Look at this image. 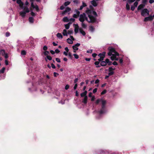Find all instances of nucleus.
Segmentation results:
<instances>
[{
  "instance_id": "obj_1",
  "label": "nucleus",
  "mask_w": 154,
  "mask_h": 154,
  "mask_svg": "<svg viewBox=\"0 0 154 154\" xmlns=\"http://www.w3.org/2000/svg\"><path fill=\"white\" fill-rule=\"evenodd\" d=\"M86 13L88 14V18L86 17V14L84 13L79 15V20L81 22H84L85 20L89 23H93L96 22L97 14L95 11L87 9L86 11Z\"/></svg>"
},
{
  "instance_id": "obj_2",
  "label": "nucleus",
  "mask_w": 154,
  "mask_h": 154,
  "mask_svg": "<svg viewBox=\"0 0 154 154\" xmlns=\"http://www.w3.org/2000/svg\"><path fill=\"white\" fill-rule=\"evenodd\" d=\"M108 50L109 51L108 53V55L109 56H111L110 57L111 59L112 60H118V59L116 58V56H119V54L116 51L114 48L109 47L108 48Z\"/></svg>"
},
{
  "instance_id": "obj_3",
  "label": "nucleus",
  "mask_w": 154,
  "mask_h": 154,
  "mask_svg": "<svg viewBox=\"0 0 154 154\" xmlns=\"http://www.w3.org/2000/svg\"><path fill=\"white\" fill-rule=\"evenodd\" d=\"M100 102H101L102 104V108L101 110L99 111V112L100 114H102L105 112V107L106 103V101L105 100L102 99H97L96 101V103L98 104Z\"/></svg>"
},
{
  "instance_id": "obj_4",
  "label": "nucleus",
  "mask_w": 154,
  "mask_h": 154,
  "mask_svg": "<svg viewBox=\"0 0 154 154\" xmlns=\"http://www.w3.org/2000/svg\"><path fill=\"white\" fill-rule=\"evenodd\" d=\"M22 9L24 11L20 12V14L22 17H24L25 16L26 13L29 12V10L28 8L26 6H24L23 8Z\"/></svg>"
},
{
  "instance_id": "obj_5",
  "label": "nucleus",
  "mask_w": 154,
  "mask_h": 154,
  "mask_svg": "<svg viewBox=\"0 0 154 154\" xmlns=\"http://www.w3.org/2000/svg\"><path fill=\"white\" fill-rule=\"evenodd\" d=\"M149 11L147 8H144L141 10V15L143 17H146L149 15Z\"/></svg>"
},
{
  "instance_id": "obj_6",
  "label": "nucleus",
  "mask_w": 154,
  "mask_h": 154,
  "mask_svg": "<svg viewBox=\"0 0 154 154\" xmlns=\"http://www.w3.org/2000/svg\"><path fill=\"white\" fill-rule=\"evenodd\" d=\"M75 12H76V14L73 15V17L74 18H76L79 16L80 12L77 10H75Z\"/></svg>"
},
{
  "instance_id": "obj_7",
  "label": "nucleus",
  "mask_w": 154,
  "mask_h": 154,
  "mask_svg": "<svg viewBox=\"0 0 154 154\" xmlns=\"http://www.w3.org/2000/svg\"><path fill=\"white\" fill-rule=\"evenodd\" d=\"M80 45L79 43H77L76 44L73 45L72 47L73 49L74 50V52H75V51H77L78 49V47Z\"/></svg>"
},
{
  "instance_id": "obj_8",
  "label": "nucleus",
  "mask_w": 154,
  "mask_h": 154,
  "mask_svg": "<svg viewBox=\"0 0 154 154\" xmlns=\"http://www.w3.org/2000/svg\"><path fill=\"white\" fill-rule=\"evenodd\" d=\"M153 20V17L152 16H150L145 17L144 19V22H146L148 21H152Z\"/></svg>"
},
{
  "instance_id": "obj_9",
  "label": "nucleus",
  "mask_w": 154,
  "mask_h": 154,
  "mask_svg": "<svg viewBox=\"0 0 154 154\" xmlns=\"http://www.w3.org/2000/svg\"><path fill=\"white\" fill-rule=\"evenodd\" d=\"M31 6L33 8L35 9L37 11H39V9L38 6L37 5H35L32 2L31 3Z\"/></svg>"
},
{
  "instance_id": "obj_10",
  "label": "nucleus",
  "mask_w": 154,
  "mask_h": 154,
  "mask_svg": "<svg viewBox=\"0 0 154 154\" xmlns=\"http://www.w3.org/2000/svg\"><path fill=\"white\" fill-rule=\"evenodd\" d=\"M17 3L19 5L20 7L22 8H23V3L21 0H17Z\"/></svg>"
},
{
  "instance_id": "obj_11",
  "label": "nucleus",
  "mask_w": 154,
  "mask_h": 154,
  "mask_svg": "<svg viewBox=\"0 0 154 154\" xmlns=\"http://www.w3.org/2000/svg\"><path fill=\"white\" fill-rule=\"evenodd\" d=\"M105 54V52H103L102 53H100L99 54L98 56L100 57V58H101V60H103Z\"/></svg>"
},
{
  "instance_id": "obj_12",
  "label": "nucleus",
  "mask_w": 154,
  "mask_h": 154,
  "mask_svg": "<svg viewBox=\"0 0 154 154\" xmlns=\"http://www.w3.org/2000/svg\"><path fill=\"white\" fill-rule=\"evenodd\" d=\"M70 10H71L70 8L68 7H67L66 8L65 11H64L62 12V14H65L67 12H69V11H70Z\"/></svg>"
},
{
  "instance_id": "obj_13",
  "label": "nucleus",
  "mask_w": 154,
  "mask_h": 154,
  "mask_svg": "<svg viewBox=\"0 0 154 154\" xmlns=\"http://www.w3.org/2000/svg\"><path fill=\"white\" fill-rule=\"evenodd\" d=\"M79 26L78 24H77L75 25V29H74V31L75 33L76 34L78 32L79 30Z\"/></svg>"
},
{
  "instance_id": "obj_14",
  "label": "nucleus",
  "mask_w": 154,
  "mask_h": 154,
  "mask_svg": "<svg viewBox=\"0 0 154 154\" xmlns=\"http://www.w3.org/2000/svg\"><path fill=\"white\" fill-rule=\"evenodd\" d=\"M96 1L95 0H93L91 2V4L94 7L96 6L97 5Z\"/></svg>"
},
{
  "instance_id": "obj_15",
  "label": "nucleus",
  "mask_w": 154,
  "mask_h": 154,
  "mask_svg": "<svg viewBox=\"0 0 154 154\" xmlns=\"http://www.w3.org/2000/svg\"><path fill=\"white\" fill-rule=\"evenodd\" d=\"M88 97L85 96L82 100V102L85 104H86L87 102Z\"/></svg>"
},
{
  "instance_id": "obj_16",
  "label": "nucleus",
  "mask_w": 154,
  "mask_h": 154,
  "mask_svg": "<svg viewBox=\"0 0 154 154\" xmlns=\"http://www.w3.org/2000/svg\"><path fill=\"white\" fill-rule=\"evenodd\" d=\"M145 5L143 4H141L137 8V10H139L142 9V8H143L145 6Z\"/></svg>"
},
{
  "instance_id": "obj_17",
  "label": "nucleus",
  "mask_w": 154,
  "mask_h": 154,
  "mask_svg": "<svg viewBox=\"0 0 154 154\" xmlns=\"http://www.w3.org/2000/svg\"><path fill=\"white\" fill-rule=\"evenodd\" d=\"M87 92L86 91H85L84 92L81 93V97H85L86 96V94H87Z\"/></svg>"
},
{
  "instance_id": "obj_18",
  "label": "nucleus",
  "mask_w": 154,
  "mask_h": 154,
  "mask_svg": "<svg viewBox=\"0 0 154 154\" xmlns=\"http://www.w3.org/2000/svg\"><path fill=\"white\" fill-rule=\"evenodd\" d=\"M107 64V63L106 60L105 61H102L100 62V65L103 66H106Z\"/></svg>"
},
{
  "instance_id": "obj_19",
  "label": "nucleus",
  "mask_w": 154,
  "mask_h": 154,
  "mask_svg": "<svg viewBox=\"0 0 154 154\" xmlns=\"http://www.w3.org/2000/svg\"><path fill=\"white\" fill-rule=\"evenodd\" d=\"M57 38L60 39H62L63 38V36L62 34L60 33H58L57 35Z\"/></svg>"
},
{
  "instance_id": "obj_20",
  "label": "nucleus",
  "mask_w": 154,
  "mask_h": 154,
  "mask_svg": "<svg viewBox=\"0 0 154 154\" xmlns=\"http://www.w3.org/2000/svg\"><path fill=\"white\" fill-rule=\"evenodd\" d=\"M63 21L65 22H69V20L67 17H64L63 19Z\"/></svg>"
},
{
  "instance_id": "obj_21",
  "label": "nucleus",
  "mask_w": 154,
  "mask_h": 154,
  "mask_svg": "<svg viewBox=\"0 0 154 154\" xmlns=\"http://www.w3.org/2000/svg\"><path fill=\"white\" fill-rule=\"evenodd\" d=\"M106 62L107 64H108V65H110L112 64V62L110 61L109 59H106Z\"/></svg>"
},
{
  "instance_id": "obj_22",
  "label": "nucleus",
  "mask_w": 154,
  "mask_h": 154,
  "mask_svg": "<svg viewBox=\"0 0 154 154\" xmlns=\"http://www.w3.org/2000/svg\"><path fill=\"white\" fill-rule=\"evenodd\" d=\"M67 42L69 44H72L73 43L72 41L69 38L67 39Z\"/></svg>"
},
{
  "instance_id": "obj_23",
  "label": "nucleus",
  "mask_w": 154,
  "mask_h": 154,
  "mask_svg": "<svg viewBox=\"0 0 154 154\" xmlns=\"http://www.w3.org/2000/svg\"><path fill=\"white\" fill-rule=\"evenodd\" d=\"M5 51L4 50H1L0 51V55L4 56L5 54Z\"/></svg>"
},
{
  "instance_id": "obj_24",
  "label": "nucleus",
  "mask_w": 154,
  "mask_h": 154,
  "mask_svg": "<svg viewBox=\"0 0 154 154\" xmlns=\"http://www.w3.org/2000/svg\"><path fill=\"white\" fill-rule=\"evenodd\" d=\"M67 33L66 29H64L63 31V34L64 36H67Z\"/></svg>"
},
{
  "instance_id": "obj_25",
  "label": "nucleus",
  "mask_w": 154,
  "mask_h": 154,
  "mask_svg": "<svg viewBox=\"0 0 154 154\" xmlns=\"http://www.w3.org/2000/svg\"><path fill=\"white\" fill-rule=\"evenodd\" d=\"M29 21L30 23H32L33 22L34 19L33 17H30L29 18Z\"/></svg>"
},
{
  "instance_id": "obj_26",
  "label": "nucleus",
  "mask_w": 154,
  "mask_h": 154,
  "mask_svg": "<svg viewBox=\"0 0 154 154\" xmlns=\"http://www.w3.org/2000/svg\"><path fill=\"white\" fill-rule=\"evenodd\" d=\"M99 61H96L94 63V64L96 65V67H100V66L99 65Z\"/></svg>"
},
{
  "instance_id": "obj_27",
  "label": "nucleus",
  "mask_w": 154,
  "mask_h": 154,
  "mask_svg": "<svg viewBox=\"0 0 154 154\" xmlns=\"http://www.w3.org/2000/svg\"><path fill=\"white\" fill-rule=\"evenodd\" d=\"M82 22V26L83 28H85L87 27V25L84 23V22Z\"/></svg>"
},
{
  "instance_id": "obj_28",
  "label": "nucleus",
  "mask_w": 154,
  "mask_h": 154,
  "mask_svg": "<svg viewBox=\"0 0 154 154\" xmlns=\"http://www.w3.org/2000/svg\"><path fill=\"white\" fill-rule=\"evenodd\" d=\"M70 3V2L69 1H67L65 2L64 4V5L65 6H66L68 5H69Z\"/></svg>"
},
{
  "instance_id": "obj_29",
  "label": "nucleus",
  "mask_w": 154,
  "mask_h": 154,
  "mask_svg": "<svg viewBox=\"0 0 154 154\" xmlns=\"http://www.w3.org/2000/svg\"><path fill=\"white\" fill-rule=\"evenodd\" d=\"M80 32L83 35H85L86 33L82 29H80Z\"/></svg>"
},
{
  "instance_id": "obj_30",
  "label": "nucleus",
  "mask_w": 154,
  "mask_h": 154,
  "mask_svg": "<svg viewBox=\"0 0 154 154\" xmlns=\"http://www.w3.org/2000/svg\"><path fill=\"white\" fill-rule=\"evenodd\" d=\"M5 69V68L4 67L1 70H0V73H3L4 72Z\"/></svg>"
},
{
  "instance_id": "obj_31",
  "label": "nucleus",
  "mask_w": 154,
  "mask_h": 154,
  "mask_svg": "<svg viewBox=\"0 0 154 154\" xmlns=\"http://www.w3.org/2000/svg\"><path fill=\"white\" fill-rule=\"evenodd\" d=\"M69 23L67 24H65V27L66 29H69V26H70Z\"/></svg>"
},
{
  "instance_id": "obj_32",
  "label": "nucleus",
  "mask_w": 154,
  "mask_h": 154,
  "mask_svg": "<svg viewBox=\"0 0 154 154\" xmlns=\"http://www.w3.org/2000/svg\"><path fill=\"white\" fill-rule=\"evenodd\" d=\"M75 20V19L73 18H71L69 20V22H70V23H71V22H74Z\"/></svg>"
},
{
  "instance_id": "obj_33",
  "label": "nucleus",
  "mask_w": 154,
  "mask_h": 154,
  "mask_svg": "<svg viewBox=\"0 0 154 154\" xmlns=\"http://www.w3.org/2000/svg\"><path fill=\"white\" fill-rule=\"evenodd\" d=\"M123 1H125L126 0H123ZM128 2L129 4L134 2L136 0H128Z\"/></svg>"
},
{
  "instance_id": "obj_34",
  "label": "nucleus",
  "mask_w": 154,
  "mask_h": 154,
  "mask_svg": "<svg viewBox=\"0 0 154 154\" xmlns=\"http://www.w3.org/2000/svg\"><path fill=\"white\" fill-rule=\"evenodd\" d=\"M26 52L25 51L23 50L21 52V54L23 55H25L26 54Z\"/></svg>"
},
{
  "instance_id": "obj_35",
  "label": "nucleus",
  "mask_w": 154,
  "mask_h": 154,
  "mask_svg": "<svg viewBox=\"0 0 154 154\" xmlns=\"http://www.w3.org/2000/svg\"><path fill=\"white\" fill-rule=\"evenodd\" d=\"M115 69V68H113L112 67H109V71H112Z\"/></svg>"
},
{
  "instance_id": "obj_36",
  "label": "nucleus",
  "mask_w": 154,
  "mask_h": 154,
  "mask_svg": "<svg viewBox=\"0 0 154 154\" xmlns=\"http://www.w3.org/2000/svg\"><path fill=\"white\" fill-rule=\"evenodd\" d=\"M46 58H47V59H48V60H52V57L50 56H49V55L47 56Z\"/></svg>"
},
{
  "instance_id": "obj_37",
  "label": "nucleus",
  "mask_w": 154,
  "mask_h": 154,
  "mask_svg": "<svg viewBox=\"0 0 154 154\" xmlns=\"http://www.w3.org/2000/svg\"><path fill=\"white\" fill-rule=\"evenodd\" d=\"M126 8L128 10H129L130 9V6L128 3L126 5Z\"/></svg>"
},
{
  "instance_id": "obj_38",
  "label": "nucleus",
  "mask_w": 154,
  "mask_h": 154,
  "mask_svg": "<svg viewBox=\"0 0 154 154\" xmlns=\"http://www.w3.org/2000/svg\"><path fill=\"white\" fill-rule=\"evenodd\" d=\"M73 56H74L75 58L76 59H78L79 58V56L78 55L76 54H74L73 55Z\"/></svg>"
},
{
  "instance_id": "obj_39",
  "label": "nucleus",
  "mask_w": 154,
  "mask_h": 154,
  "mask_svg": "<svg viewBox=\"0 0 154 154\" xmlns=\"http://www.w3.org/2000/svg\"><path fill=\"white\" fill-rule=\"evenodd\" d=\"M109 72L108 73V75L109 76L112 75L114 73V72L113 71H109Z\"/></svg>"
},
{
  "instance_id": "obj_40",
  "label": "nucleus",
  "mask_w": 154,
  "mask_h": 154,
  "mask_svg": "<svg viewBox=\"0 0 154 154\" xmlns=\"http://www.w3.org/2000/svg\"><path fill=\"white\" fill-rule=\"evenodd\" d=\"M138 2L136 1L134 4V6L136 7L137 6L138 4Z\"/></svg>"
},
{
  "instance_id": "obj_41",
  "label": "nucleus",
  "mask_w": 154,
  "mask_h": 154,
  "mask_svg": "<svg viewBox=\"0 0 154 154\" xmlns=\"http://www.w3.org/2000/svg\"><path fill=\"white\" fill-rule=\"evenodd\" d=\"M73 33L72 30H69L68 32V34L69 35H71Z\"/></svg>"
},
{
  "instance_id": "obj_42",
  "label": "nucleus",
  "mask_w": 154,
  "mask_h": 154,
  "mask_svg": "<svg viewBox=\"0 0 154 154\" xmlns=\"http://www.w3.org/2000/svg\"><path fill=\"white\" fill-rule=\"evenodd\" d=\"M49 54V52L48 51H46L44 52V54L45 55H48V54Z\"/></svg>"
},
{
  "instance_id": "obj_43",
  "label": "nucleus",
  "mask_w": 154,
  "mask_h": 154,
  "mask_svg": "<svg viewBox=\"0 0 154 154\" xmlns=\"http://www.w3.org/2000/svg\"><path fill=\"white\" fill-rule=\"evenodd\" d=\"M92 52V50H88L87 51V53H91Z\"/></svg>"
},
{
  "instance_id": "obj_44",
  "label": "nucleus",
  "mask_w": 154,
  "mask_h": 154,
  "mask_svg": "<svg viewBox=\"0 0 154 154\" xmlns=\"http://www.w3.org/2000/svg\"><path fill=\"white\" fill-rule=\"evenodd\" d=\"M106 92V91L105 90L103 91L101 93V94L103 95L105 94Z\"/></svg>"
},
{
  "instance_id": "obj_45",
  "label": "nucleus",
  "mask_w": 154,
  "mask_h": 154,
  "mask_svg": "<svg viewBox=\"0 0 154 154\" xmlns=\"http://www.w3.org/2000/svg\"><path fill=\"white\" fill-rule=\"evenodd\" d=\"M69 88V85H66L65 86V89L66 90H67Z\"/></svg>"
},
{
  "instance_id": "obj_46",
  "label": "nucleus",
  "mask_w": 154,
  "mask_h": 154,
  "mask_svg": "<svg viewBox=\"0 0 154 154\" xmlns=\"http://www.w3.org/2000/svg\"><path fill=\"white\" fill-rule=\"evenodd\" d=\"M58 62L60 63V59L57 58L55 59Z\"/></svg>"
},
{
  "instance_id": "obj_47",
  "label": "nucleus",
  "mask_w": 154,
  "mask_h": 154,
  "mask_svg": "<svg viewBox=\"0 0 154 154\" xmlns=\"http://www.w3.org/2000/svg\"><path fill=\"white\" fill-rule=\"evenodd\" d=\"M47 48H48L46 46H44L43 47V49L45 51L47 49Z\"/></svg>"
},
{
  "instance_id": "obj_48",
  "label": "nucleus",
  "mask_w": 154,
  "mask_h": 154,
  "mask_svg": "<svg viewBox=\"0 0 154 154\" xmlns=\"http://www.w3.org/2000/svg\"><path fill=\"white\" fill-rule=\"evenodd\" d=\"M135 7L134 6H132L131 7V10L132 11H134L135 8Z\"/></svg>"
},
{
  "instance_id": "obj_49",
  "label": "nucleus",
  "mask_w": 154,
  "mask_h": 154,
  "mask_svg": "<svg viewBox=\"0 0 154 154\" xmlns=\"http://www.w3.org/2000/svg\"><path fill=\"white\" fill-rule=\"evenodd\" d=\"M64 6L63 5H62L60 7V9L61 10H63L64 8Z\"/></svg>"
},
{
  "instance_id": "obj_50",
  "label": "nucleus",
  "mask_w": 154,
  "mask_h": 154,
  "mask_svg": "<svg viewBox=\"0 0 154 154\" xmlns=\"http://www.w3.org/2000/svg\"><path fill=\"white\" fill-rule=\"evenodd\" d=\"M5 35L6 37H8L10 36V33L9 32H7L6 33Z\"/></svg>"
},
{
  "instance_id": "obj_51",
  "label": "nucleus",
  "mask_w": 154,
  "mask_h": 154,
  "mask_svg": "<svg viewBox=\"0 0 154 154\" xmlns=\"http://www.w3.org/2000/svg\"><path fill=\"white\" fill-rule=\"evenodd\" d=\"M78 78H76L74 80V83H76L78 82Z\"/></svg>"
},
{
  "instance_id": "obj_52",
  "label": "nucleus",
  "mask_w": 154,
  "mask_h": 154,
  "mask_svg": "<svg viewBox=\"0 0 154 154\" xmlns=\"http://www.w3.org/2000/svg\"><path fill=\"white\" fill-rule=\"evenodd\" d=\"M83 7H85L86 6V3H84V2H82V5Z\"/></svg>"
},
{
  "instance_id": "obj_53",
  "label": "nucleus",
  "mask_w": 154,
  "mask_h": 154,
  "mask_svg": "<svg viewBox=\"0 0 154 154\" xmlns=\"http://www.w3.org/2000/svg\"><path fill=\"white\" fill-rule=\"evenodd\" d=\"M55 53L56 52L57 53H58L60 52V51L58 49H56L55 50Z\"/></svg>"
},
{
  "instance_id": "obj_54",
  "label": "nucleus",
  "mask_w": 154,
  "mask_h": 154,
  "mask_svg": "<svg viewBox=\"0 0 154 154\" xmlns=\"http://www.w3.org/2000/svg\"><path fill=\"white\" fill-rule=\"evenodd\" d=\"M51 67L53 69H55V65L53 64V63H51Z\"/></svg>"
},
{
  "instance_id": "obj_55",
  "label": "nucleus",
  "mask_w": 154,
  "mask_h": 154,
  "mask_svg": "<svg viewBox=\"0 0 154 154\" xmlns=\"http://www.w3.org/2000/svg\"><path fill=\"white\" fill-rule=\"evenodd\" d=\"M31 15L32 16H34L35 15V14L34 13L33 11H31Z\"/></svg>"
},
{
  "instance_id": "obj_56",
  "label": "nucleus",
  "mask_w": 154,
  "mask_h": 154,
  "mask_svg": "<svg viewBox=\"0 0 154 154\" xmlns=\"http://www.w3.org/2000/svg\"><path fill=\"white\" fill-rule=\"evenodd\" d=\"M54 77H56L59 75V74L58 73H57L56 72H54Z\"/></svg>"
},
{
  "instance_id": "obj_57",
  "label": "nucleus",
  "mask_w": 154,
  "mask_h": 154,
  "mask_svg": "<svg viewBox=\"0 0 154 154\" xmlns=\"http://www.w3.org/2000/svg\"><path fill=\"white\" fill-rule=\"evenodd\" d=\"M5 55V58L7 59L8 57V54L7 53H5V54H4Z\"/></svg>"
},
{
  "instance_id": "obj_58",
  "label": "nucleus",
  "mask_w": 154,
  "mask_h": 154,
  "mask_svg": "<svg viewBox=\"0 0 154 154\" xmlns=\"http://www.w3.org/2000/svg\"><path fill=\"white\" fill-rule=\"evenodd\" d=\"M77 87V83H75V85L74 87V89L75 90L76 89Z\"/></svg>"
},
{
  "instance_id": "obj_59",
  "label": "nucleus",
  "mask_w": 154,
  "mask_h": 154,
  "mask_svg": "<svg viewBox=\"0 0 154 154\" xmlns=\"http://www.w3.org/2000/svg\"><path fill=\"white\" fill-rule=\"evenodd\" d=\"M97 56V54L95 53H93L92 54V56L93 57H95Z\"/></svg>"
},
{
  "instance_id": "obj_60",
  "label": "nucleus",
  "mask_w": 154,
  "mask_h": 154,
  "mask_svg": "<svg viewBox=\"0 0 154 154\" xmlns=\"http://www.w3.org/2000/svg\"><path fill=\"white\" fill-rule=\"evenodd\" d=\"M90 29L91 31H93L94 30V28L93 26H91L90 27Z\"/></svg>"
},
{
  "instance_id": "obj_61",
  "label": "nucleus",
  "mask_w": 154,
  "mask_h": 154,
  "mask_svg": "<svg viewBox=\"0 0 154 154\" xmlns=\"http://www.w3.org/2000/svg\"><path fill=\"white\" fill-rule=\"evenodd\" d=\"M97 88H95L93 90V93H95L97 92Z\"/></svg>"
},
{
  "instance_id": "obj_62",
  "label": "nucleus",
  "mask_w": 154,
  "mask_h": 154,
  "mask_svg": "<svg viewBox=\"0 0 154 154\" xmlns=\"http://www.w3.org/2000/svg\"><path fill=\"white\" fill-rule=\"evenodd\" d=\"M50 53L52 54H55V52L53 50H51L50 51Z\"/></svg>"
},
{
  "instance_id": "obj_63",
  "label": "nucleus",
  "mask_w": 154,
  "mask_h": 154,
  "mask_svg": "<svg viewBox=\"0 0 154 154\" xmlns=\"http://www.w3.org/2000/svg\"><path fill=\"white\" fill-rule=\"evenodd\" d=\"M68 52H67V51L66 52V51H64L63 52V54L65 55L66 56H67L68 55Z\"/></svg>"
},
{
  "instance_id": "obj_64",
  "label": "nucleus",
  "mask_w": 154,
  "mask_h": 154,
  "mask_svg": "<svg viewBox=\"0 0 154 154\" xmlns=\"http://www.w3.org/2000/svg\"><path fill=\"white\" fill-rule=\"evenodd\" d=\"M149 2L150 4L154 2V0H149Z\"/></svg>"
}]
</instances>
